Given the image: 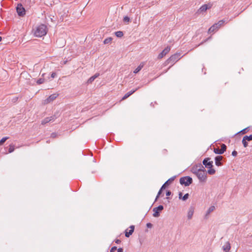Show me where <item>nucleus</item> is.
Masks as SVG:
<instances>
[{
	"instance_id": "f257e3e1",
	"label": "nucleus",
	"mask_w": 252,
	"mask_h": 252,
	"mask_svg": "<svg viewBox=\"0 0 252 252\" xmlns=\"http://www.w3.org/2000/svg\"><path fill=\"white\" fill-rule=\"evenodd\" d=\"M47 29L46 25L41 24L37 26L34 30V35L36 37H40L46 34Z\"/></svg>"
},
{
	"instance_id": "f03ea898",
	"label": "nucleus",
	"mask_w": 252,
	"mask_h": 252,
	"mask_svg": "<svg viewBox=\"0 0 252 252\" xmlns=\"http://www.w3.org/2000/svg\"><path fill=\"white\" fill-rule=\"evenodd\" d=\"M196 176L200 182H205L207 180V173L205 168L197 173Z\"/></svg>"
},
{
	"instance_id": "7ed1b4c3",
	"label": "nucleus",
	"mask_w": 252,
	"mask_h": 252,
	"mask_svg": "<svg viewBox=\"0 0 252 252\" xmlns=\"http://www.w3.org/2000/svg\"><path fill=\"white\" fill-rule=\"evenodd\" d=\"M181 54L180 53H176L171 56L166 61L167 64L171 63L173 64L177 62L180 58Z\"/></svg>"
},
{
	"instance_id": "20e7f679",
	"label": "nucleus",
	"mask_w": 252,
	"mask_h": 252,
	"mask_svg": "<svg viewBox=\"0 0 252 252\" xmlns=\"http://www.w3.org/2000/svg\"><path fill=\"white\" fill-rule=\"evenodd\" d=\"M224 23V21L220 20L217 23L214 24L212 27L210 28L208 30L209 33H211L212 32H214L218 29H219L222 25H223Z\"/></svg>"
},
{
	"instance_id": "39448f33",
	"label": "nucleus",
	"mask_w": 252,
	"mask_h": 252,
	"mask_svg": "<svg viewBox=\"0 0 252 252\" xmlns=\"http://www.w3.org/2000/svg\"><path fill=\"white\" fill-rule=\"evenodd\" d=\"M192 182V179L189 176L183 177L180 178V183L181 185H184L185 186H189Z\"/></svg>"
},
{
	"instance_id": "423d86ee",
	"label": "nucleus",
	"mask_w": 252,
	"mask_h": 252,
	"mask_svg": "<svg viewBox=\"0 0 252 252\" xmlns=\"http://www.w3.org/2000/svg\"><path fill=\"white\" fill-rule=\"evenodd\" d=\"M203 168V166L201 164L195 165L191 167V171L193 174L196 175L197 173L200 172Z\"/></svg>"
},
{
	"instance_id": "0eeeda50",
	"label": "nucleus",
	"mask_w": 252,
	"mask_h": 252,
	"mask_svg": "<svg viewBox=\"0 0 252 252\" xmlns=\"http://www.w3.org/2000/svg\"><path fill=\"white\" fill-rule=\"evenodd\" d=\"M210 158H205L204 159L202 162L203 165H204L205 166L208 168H211L213 167V162L212 161H210Z\"/></svg>"
},
{
	"instance_id": "6e6552de",
	"label": "nucleus",
	"mask_w": 252,
	"mask_h": 252,
	"mask_svg": "<svg viewBox=\"0 0 252 252\" xmlns=\"http://www.w3.org/2000/svg\"><path fill=\"white\" fill-rule=\"evenodd\" d=\"M17 12L19 16H23L25 14V10L21 4H18L17 6Z\"/></svg>"
},
{
	"instance_id": "1a4fd4ad",
	"label": "nucleus",
	"mask_w": 252,
	"mask_h": 252,
	"mask_svg": "<svg viewBox=\"0 0 252 252\" xmlns=\"http://www.w3.org/2000/svg\"><path fill=\"white\" fill-rule=\"evenodd\" d=\"M163 209V206L162 205H159L158 207L154 208L153 209V216L154 217H158L159 216L158 211H162Z\"/></svg>"
},
{
	"instance_id": "9d476101",
	"label": "nucleus",
	"mask_w": 252,
	"mask_h": 252,
	"mask_svg": "<svg viewBox=\"0 0 252 252\" xmlns=\"http://www.w3.org/2000/svg\"><path fill=\"white\" fill-rule=\"evenodd\" d=\"M226 149V146L223 144L221 146V149L216 148L214 149V151L216 154L221 155L224 152V151H225Z\"/></svg>"
},
{
	"instance_id": "9b49d317",
	"label": "nucleus",
	"mask_w": 252,
	"mask_h": 252,
	"mask_svg": "<svg viewBox=\"0 0 252 252\" xmlns=\"http://www.w3.org/2000/svg\"><path fill=\"white\" fill-rule=\"evenodd\" d=\"M170 50V47H167L165 48L158 55V59H161L164 56H165L167 53H169V52Z\"/></svg>"
},
{
	"instance_id": "f8f14e48",
	"label": "nucleus",
	"mask_w": 252,
	"mask_h": 252,
	"mask_svg": "<svg viewBox=\"0 0 252 252\" xmlns=\"http://www.w3.org/2000/svg\"><path fill=\"white\" fill-rule=\"evenodd\" d=\"M58 96V94H54L49 96L46 99L44 100V104H47L54 100Z\"/></svg>"
},
{
	"instance_id": "ddd939ff",
	"label": "nucleus",
	"mask_w": 252,
	"mask_h": 252,
	"mask_svg": "<svg viewBox=\"0 0 252 252\" xmlns=\"http://www.w3.org/2000/svg\"><path fill=\"white\" fill-rule=\"evenodd\" d=\"M194 212V208L193 207L191 206L189 208L187 213V217L188 220H191L192 219Z\"/></svg>"
},
{
	"instance_id": "4468645a",
	"label": "nucleus",
	"mask_w": 252,
	"mask_h": 252,
	"mask_svg": "<svg viewBox=\"0 0 252 252\" xmlns=\"http://www.w3.org/2000/svg\"><path fill=\"white\" fill-rule=\"evenodd\" d=\"M129 228H130V229H129V231H127V230L126 231L125 236L126 237H129L130 236V235H131L132 234V233L133 232L134 230V226L131 225L129 227Z\"/></svg>"
},
{
	"instance_id": "2eb2a0df",
	"label": "nucleus",
	"mask_w": 252,
	"mask_h": 252,
	"mask_svg": "<svg viewBox=\"0 0 252 252\" xmlns=\"http://www.w3.org/2000/svg\"><path fill=\"white\" fill-rule=\"evenodd\" d=\"M231 248L230 244L229 242H226L222 246L223 250L225 252H228Z\"/></svg>"
},
{
	"instance_id": "dca6fc26",
	"label": "nucleus",
	"mask_w": 252,
	"mask_h": 252,
	"mask_svg": "<svg viewBox=\"0 0 252 252\" xmlns=\"http://www.w3.org/2000/svg\"><path fill=\"white\" fill-rule=\"evenodd\" d=\"M222 157L221 156H218L215 158V164L217 166H220L221 163L220 161L222 160Z\"/></svg>"
},
{
	"instance_id": "f3484780",
	"label": "nucleus",
	"mask_w": 252,
	"mask_h": 252,
	"mask_svg": "<svg viewBox=\"0 0 252 252\" xmlns=\"http://www.w3.org/2000/svg\"><path fill=\"white\" fill-rule=\"evenodd\" d=\"M215 209V207L214 206H210L208 209L207 210L206 213V214H205V217L206 219H207L208 217V216L209 215V214L212 212L213 211H214V210Z\"/></svg>"
},
{
	"instance_id": "a211bd4d",
	"label": "nucleus",
	"mask_w": 252,
	"mask_h": 252,
	"mask_svg": "<svg viewBox=\"0 0 252 252\" xmlns=\"http://www.w3.org/2000/svg\"><path fill=\"white\" fill-rule=\"evenodd\" d=\"M144 65V63L143 62L141 63L139 66L134 70L133 73L135 74L138 73L143 67Z\"/></svg>"
},
{
	"instance_id": "6ab92c4d",
	"label": "nucleus",
	"mask_w": 252,
	"mask_h": 252,
	"mask_svg": "<svg viewBox=\"0 0 252 252\" xmlns=\"http://www.w3.org/2000/svg\"><path fill=\"white\" fill-rule=\"evenodd\" d=\"M110 252H123V249L121 248L117 249L116 247L114 246L111 249Z\"/></svg>"
},
{
	"instance_id": "aec40b11",
	"label": "nucleus",
	"mask_w": 252,
	"mask_h": 252,
	"mask_svg": "<svg viewBox=\"0 0 252 252\" xmlns=\"http://www.w3.org/2000/svg\"><path fill=\"white\" fill-rule=\"evenodd\" d=\"M174 180V177H171L168 179L161 187V189H164L166 185H168L171 182Z\"/></svg>"
},
{
	"instance_id": "412c9836",
	"label": "nucleus",
	"mask_w": 252,
	"mask_h": 252,
	"mask_svg": "<svg viewBox=\"0 0 252 252\" xmlns=\"http://www.w3.org/2000/svg\"><path fill=\"white\" fill-rule=\"evenodd\" d=\"M53 120V117L46 118L43 120L42 121L41 124H42V125H45V124Z\"/></svg>"
},
{
	"instance_id": "4be33fe9",
	"label": "nucleus",
	"mask_w": 252,
	"mask_h": 252,
	"mask_svg": "<svg viewBox=\"0 0 252 252\" xmlns=\"http://www.w3.org/2000/svg\"><path fill=\"white\" fill-rule=\"evenodd\" d=\"M99 76V74L98 73H96L95 74H94V75H93V76H92L91 77H90L88 80V83H91L92 82H93L94 81V80L98 76Z\"/></svg>"
},
{
	"instance_id": "5701e85b",
	"label": "nucleus",
	"mask_w": 252,
	"mask_h": 252,
	"mask_svg": "<svg viewBox=\"0 0 252 252\" xmlns=\"http://www.w3.org/2000/svg\"><path fill=\"white\" fill-rule=\"evenodd\" d=\"M209 8L207 4H204L199 8V11L201 12L205 11Z\"/></svg>"
},
{
	"instance_id": "b1692460",
	"label": "nucleus",
	"mask_w": 252,
	"mask_h": 252,
	"mask_svg": "<svg viewBox=\"0 0 252 252\" xmlns=\"http://www.w3.org/2000/svg\"><path fill=\"white\" fill-rule=\"evenodd\" d=\"M45 74L43 73L42 74V78H40L39 79H38L37 81H36V83L38 85H40V84H41L42 83H44V79L43 78V77L44 76Z\"/></svg>"
},
{
	"instance_id": "393cba45",
	"label": "nucleus",
	"mask_w": 252,
	"mask_h": 252,
	"mask_svg": "<svg viewBox=\"0 0 252 252\" xmlns=\"http://www.w3.org/2000/svg\"><path fill=\"white\" fill-rule=\"evenodd\" d=\"M115 35L118 37H121L123 36V32L121 31H118L115 32Z\"/></svg>"
},
{
	"instance_id": "a878e982",
	"label": "nucleus",
	"mask_w": 252,
	"mask_h": 252,
	"mask_svg": "<svg viewBox=\"0 0 252 252\" xmlns=\"http://www.w3.org/2000/svg\"><path fill=\"white\" fill-rule=\"evenodd\" d=\"M243 138L246 140V141H251V140H252V134L249 135V136H247V135H246V136H244L243 137Z\"/></svg>"
},
{
	"instance_id": "bb28decb",
	"label": "nucleus",
	"mask_w": 252,
	"mask_h": 252,
	"mask_svg": "<svg viewBox=\"0 0 252 252\" xmlns=\"http://www.w3.org/2000/svg\"><path fill=\"white\" fill-rule=\"evenodd\" d=\"M215 170L213 168H209V169L208 170L207 173L210 175H213L215 173Z\"/></svg>"
},
{
	"instance_id": "cd10ccee",
	"label": "nucleus",
	"mask_w": 252,
	"mask_h": 252,
	"mask_svg": "<svg viewBox=\"0 0 252 252\" xmlns=\"http://www.w3.org/2000/svg\"><path fill=\"white\" fill-rule=\"evenodd\" d=\"M112 40V38L111 37H108V38H106L104 40L103 42L105 44H108V43H110L111 42Z\"/></svg>"
},
{
	"instance_id": "c85d7f7f",
	"label": "nucleus",
	"mask_w": 252,
	"mask_h": 252,
	"mask_svg": "<svg viewBox=\"0 0 252 252\" xmlns=\"http://www.w3.org/2000/svg\"><path fill=\"white\" fill-rule=\"evenodd\" d=\"M14 146L13 145H10L9 148L8 149L9 153H11L13 152L14 151Z\"/></svg>"
},
{
	"instance_id": "c756f323",
	"label": "nucleus",
	"mask_w": 252,
	"mask_h": 252,
	"mask_svg": "<svg viewBox=\"0 0 252 252\" xmlns=\"http://www.w3.org/2000/svg\"><path fill=\"white\" fill-rule=\"evenodd\" d=\"M123 21L126 23H128L130 21V18L128 16H125L124 18Z\"/></svg>"
},
{
	"instance_id": "7c9ffc66",
	"label": "nucleus",
	"mask_w": 252,
	"mask_h": 252,
	"mask_svg": "<svg viewBox=\"0 0 252 252\" xmlns=\"http://www.w3.org/2000/svg\"><path fill=\"white\" fill-rule=\"evenodd\" d=\"M131 95V93H130L129 92L127 93H126L125 95L123 96L122 99H125L127 98L128 97H129Z\"/></svg>"
},
{
	"instance_id": "2f4dec72",
	"label": "nucleus",
	"mask_w": 252,
	"mask_h": 252,
	"mask_svg": "<svg viewBox=\"0 0 252 252\" xmlns=\"http://www.w3.org/2000/svg\"><path fill=\"white\" fill-rule=\"evenodd\" d=\"M8 137H3L0 140V144H2L3 143H4L7 139H8Z\"/></svg>"
},
{
	"instance_id": "473e14b6",
	"label": "nucleus",
	"mask_w": 252,
	"mask_h": 252,
	"mask_svg": "<svg viewBox=\"0 0 252 252\" xmlns=\"http://www.w3.org/2000/svg\"><path fill=\"white\" fill-rule=\"evenodd\" d=\"M242 143L244 145V147H247L248 145V144L246 140H245L243 138L242 139Z\"/></svg>"
},
{
	"instance_id": "72a5a7b5",
	"label": "nucleus",
	"mask_w": 252,
	"mask_h": 252,
	"mask_svg": "<svg viewBox=\"0 0 252 252\" xmlns=\"http://www.w3.org/2000/svg\"><path fill=\"white\" fill-rule=\"evenodd\" d=\"M188 197H189V194L186 193L183 196V197L182 198V199L183 200L185 201L188 198Z\"/></svg>"
},
{
	"instance_id": "f704fd0d",
	"label": "nucleus",
	"mask_w": 252,
	"mask_h": 252,
	"mask_svg": "<svg viewBox=\"0 0 252 252\" xmlns=\"http://www.w3.org/2000/svg\"><path fill=\"white\" fill-rule=\"evenodd\" d=\"M163 189H161V188L160 189V190H159L158 193V195L156 197V200L158 199V198L159 197V195L161 194V191Z\"/></svg>"
},
{
	"instance_id": "c9c22d12",
	"label": "nucleus",
	"mask_w": 252,
	"mask_h": 252,
	"mask_svg": "<svg viewBox=\"0 0 252 252\" xmlns=\"http://www.w3.org/2000/svg\"><path fill=\"white\" fill-rule=\"evenodd\" d=\"M237 155V152L236 151H233L232 153V155L234 157L236 156Z\"/></svg>"
},
{
	"instance_id": "e433bc0d",
	"label": "nucleus",
	"mask_w": 252,
	"mask_h": 252,
	"mask_svg": "<svg viewBox=\"0 0 252 252\" xmlns=\"http://www.w3.org/2000/svg\"><path fill=\"white\" fill-rule=\"evenodd\" d=\"M56 76V73L55 72H52L51 75V77L52 78H54L55 77V76Z\"/></svg>"
},
{
	"instance_id": "4c0bfd02",
	"label": "nucleus",
	"mask_w": 252,
	"mask_h": 252,
	"mask_svg": "<svg viewBox=\"0 0 252 252\" xmlns=\"http://www.w3.org/2000/svg\"><path fill=\"white\" fill-rule=\"evenodd\" d=\"M147 226L148 227L151 228L152 226V224L151 223H147Z\"/></svg>"
},
{
	"instance_id": "58836bf2",
	"label": "nucleus",
	"mask_w": 252,
	"mask_h": 252,
	"mask_svg": "<svg viewBox=\"0 0 252 252\" xmlns=\"http://www.w3.org/2000/svg\"><path fill=\"white\" fill-rule=\"evenodd\" d=\"M171 191H167L166 192V195L167 196H169V195H171Z\"/></svg>"
},
{
	"instance_id": "ea45409f",
	"label": "nucleus",
	"mask_w": 252,
	"mask_h": 252,
	"mask_svg": "<svg viewBox=\"0 0 252 252\" xmlns=\"http://www.w3.org/2000/svg\"><path fill=\"white\" fill-rule=\"evenodd\" d=\"M136 90H137V89L133 90H131V91H129V92L130 93H131V94H132L133 93H134Z\"/></svg>"
},
{
	"instance_id": "a19ab883",
	"label": "nucleus",
	"mask_w": 252,
	"mask_h": 252,
	"mask_svg": "<svg viewBox=\"0 0 252 252\" xmlns=\"http://www.w3.org/2000/svg\"><path fill=\"white\" fill-rule=\"evenodd\" d=\"M136 90H137V89L133 90H131V91H129V92L130 93H131V94H132L133 93H134Z\"/></svg>"
},
{
	"instance_id": "79ce46f5",
	"label": "nucleus",
	"mask_w": 252,
	"mask_h": 252,
	"mask_svg": "<svg viewBox=\"0 0 252 252\" xmlns=\"http://www.w3.org/2000/svg\"><path fill=\"white\" fill-rule=\"evenodd\" d=\"M51 137L54 138L56 136V134L55 133H53L51 134Z\"/></svg>"
},
{
	"instance_id": "37998d69",
	"label": "nucleus",
	"mask_w": 252,
	"mask_h": 252,
	"mask_svg": "<svg viewBox=\"0 0 252 252\" xmlns=\"http://www.w3.org/2000/svg\"><path fill=\"white\" fill-rule=\"evenodd\" d=\"M121 242V241L119 239H117L115 240V243L117 244H119Z\"/></svg>"
},
{
	"instance_id": "c03bdc74",
	"label": "nucleus",
	"mask_w": 252,
	"mask_h": 252,
	"mask_svg": "<svg viewBox=\"0 0 252 252\" xmlns=\"http://www.w3.org/2000/svg\"><path fill=\"white\" fill-rule=\"evenodd\" d=\"M181 196H182V193H179V198H181Z\"/></svg>"
},
{
	"instance_id": "a18cd8bd",
	"label": "nucleus",
	"mask_w": 252,
	"mask_h": 252,
	"mask_svg": "<svg viewBox=\"0 0 252 252\" xmlns=\"http://www.w3.org/2000/svg\"><path fill=\"white\" fill-rule=\"evenodd\" d=\"M1 40V37L0 36V41Z\"/></svg>"
}]
</instances>
